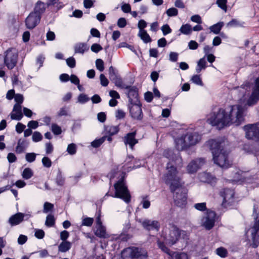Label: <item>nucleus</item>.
<instances>
[{"mask_svg": "<svg viewBox=\"0 0 259 259\" xmlns=\"http://www.w3.org/2000/svg\"><path fill=\"white\" fill-rule=\"evenodd\" d=\"M166 172L164 176V181L169 186L171 192L174 193V199L175 204L179 207H183L186 204V190L183 188V183L177 168L170 163L167 164Z\"/></svg>", "mask_w": 259, "mask_h": 259, "instance_id": "1", "label": "nucleus"}, {"mask_svg": "<svg viewBox=\"0 0 259 259\" xmlns=\"http://www.w3.org/2000/svg\"><path fill=\"white\" fill-rule=\"evenodd\" d=\"M207 145L211 151L215 164L222 168H228L231 165L228 158L229 152L224 148V143L212 139L207 141Z\"/></svg>", "mask_w": 259, "mask_h": 259, "instance_id": "2", "label": "nucleus"}, {"mask_svg": "<svg viewBox=\"0 0 259 259\" xmlns=\"http://www.w3.org/2000/svg\"><path fill=\"white\" fill-rule=\"evenodd\" d=\"M250 83L247 82L241 87H238L235 91L239 92L240 95L242 96V98L240 99V103L248 106L255 105L259 100V77L255 80V85L251 94L246 99L245 96L247 93L250 91Z\"/></svg>", "mask_w": 259, "mask_h": 259, "instance_id": "3", "label": "nucleus"}, {"mask_svg": "<svg viewBox=\"0 0 259 259\" xmlns=\"http://www.w3.org/2000/svg\"><path fill=\"white\" fill-rule=\"evenodd\" d=\"M226 111L229 126L232 124L238 126L244 121L245 108L241 105L231 106L226 109Z\"/></svg>", "mask_w": 259, "mask_h": 259, "instance_id": "4", "label": "nucleus"}, {"mask_svg": "<svg viewBox=\"0 0 259 259\" xmlns=\"http://www.w3.org/2000/svg\"><path fill=\"white\" fill-rule=\"evenodd\" d=\"M226 109L220 108L217 111L210 113L207 116V122L219 129L229 126Z\"/></svg>", "mask_w": 259, "mask_h": 259, "instance_id": "5", "label": "nucleus"}, {"mask_svg": "<svg viewBox=\"0 0 259 259\" xmlns=\"http://www.w3.org/2000/svg\"><path fill=\"white\" fill-rule=\"evenodd\" d=\"M115 189L114 195L112 197L122 199L125 202L128 203L131 201V195L127 189L123 177L114 185Z\"/></svg>", "mask_w": 259, "mask_h": 259, "instance_id": "6", "label": "nucleus"}, {"mask_svg": "<svg viewBox=\"0 0 259 259\" xmlns=\"http://www.w3.org/2000/svg\"><path fill=\"white\" fill-rule=\"evenodd\" d=\"M180 235V231L174 225L170 226L168 229H165L162 232V236L165 243L170 246L177 242Z\"/></svg>", "mask_w": 259, "mask_h": 259, "instance_id": "7", "label": "nucleus"}, {"mask_svg": "<svg viewBox=\"0 0 259 259\" xmlns=\"http://www.w3.org/2000/svg\"><path fill=\"white\" fill-rule=\"evenodd\" d=\"M121 255L123 259H142L147 257V252L145 250L133 247L124 249Z\"/></svg>", "mask_w": 259, "mask_h": 259, "instance_id": "8", "label": "nucleus"}, {"mask_svg": "<svg viewBox=\"0 0 259 259\" xmlns=\"http://www.w3.org/2000/svg\"><path fill=\"white\" fill-rule=\"evenodd\" d=\"M18 51L15 48H10L5 52L4 63L9 69L16 65L18 60Z\"/></svg>", "mask_w": 259, "mask_h": 259, "instance_id": "9", "label": "nucleus"}, {"mask_svg": "<svg viewBox=\"0 0 259 259\" xmlns=\"http://www.w3.org/2000/svg\"><path fill=\"white\" fill-rule=\"evenodd\" d=\"M215 216L214 211L209 209L207 210L206 213L201 219V226L207 230L211 229L214 225Z\"/></svg>", "mask_w": 259, "mask_h": 259, "instance_id": "10", "label": "nucleus"}, {"mask_svg": "<svg viewBox=\"0 0 259 259\" xmlns=\"http://www.w3.org/2000/svg\"><path fill=\"white\" fill-rule=\"evenodd\" d=\"M94 233L96 236L100 238H108L109 234L106 231V227L103 225L100 214L96 219V226L94 230Z\"/></svg>", "mask_w": 259, "mask_h": 259, "instance_id": "11", "label": "nucleus"}, {"mask_svg": "<svg viewBox=\"0 0 259 259\" xmlns=\"http://www.w3.org/2000/svg\"><path fill=\"white\" fill-rule=\"evenodd\" d=\"M40 20V16L36 15L35 13H31L25 20L26 26L28 29H32L36 26L39 23Z\"/></svg>", "mask_w": 259, "mask_h": 259, "instance_id": "12", "label": "nucleus"}, {"mask_svg": "<svg viewBox=\"0 0 259 259\" xmlns=\"http://www.w3.org/2000/svg\"><path fill=\"white\" fill-rule=\"evenodd\" d=\"M205 163L204 159L203 158L197 159L191 161L187 166V171L189 173H194L202 167Z\"/></svg>", "mask_w": 259, "mask_h": 259, "instance_id": "13", "label": "nucleus"}, {"mask_svg": "<svg viewBox=\"0 0 259 259\" xmlns=\"http://www.w3.org/2000/svg\"><path fill=\"white\" fill-rule=\"evenodd\" d=\"M164 156L172 161L175 162L176 165L181 166L182 160L179 155V152L174 153L171 150H167L164 152Z\"/></svg>", "mask_w": 259, "mask_h": 259, "instance_id": "14", "label": "nucleus"}, {"mask_svg": "<svg viewBox=\"0 0 259 259\" xmlns=\"http://www.w3.org/2000/svg\"><path fill=\"white\" fill-rule=\"evenodd\" d=\"M130 114L132 118L137 120H141L143 114L141 106L139 104H134L130 108Z\"/></svg>", "mask_w": 259, "mask_h": 259, "instance_id": "15", "label": "nucleus"}, {"mask_svg": "<svg viewBox=\"0 0 259 259\" xmlns=\"http://www.w3.org/2000/svg\"><path fill=\"white\" fill-rule=\"evenodd\" d=\"M142 225L147 230H155L158 231L160 228V224L157 221L145 220L142 222Z\"/></svg>", "mask_w": 259, "mask_h": 259, "instance_id": "16", "label": "nucleus"}, {"mask_svg": "<svg viewBox=\"0 0 259 259\" xmlns=\"http://www.w3.org/2000/svg\"><path fill=\"white\" fill-rule=\"evenodd\" d=\"M136 133L132 132L127 134L123 138V142L125 145H128L133 149L135 145L138 143V140L135 138Z\"/></svg>", "mask_w": 259, "mask_h": 259, "instance_id": "17", "label": "nucleus"}, {"mask_svg": "<svg viewBox=\"0 0 259 259\" xmlns=\"http://www.w3.org/2000/svg\"><path fill=\"white\" fill-rule=\"evenodd\" d=\"M252 238L253 240L252 247L256 248L258 246V240H259V220L255 222L252 228Z\"/></svg>", "mask_w": 259, "mask_h": 259, "instance_id": "18", "label": "nucleus"}, {"mask_svg": "<svg viewBox=\"0 0 259 259\" xmlns=\"http://www.w3.org/2000/svg\"><path fill=\"white\" fill-rule=\"evenodd\" d=\"M186 138L188 141V146L194 145L198 143L201 140V136L196 132L188 133L186 134Z\"/></svg>", "mask_w": 259, "mask_h": 259, "instance_id": "19", "label": "nucleus"}, {"mask_svg": "<svg viewBox=\"0 0 259 259\" xmlns=\"http://www.w3.org/2000/svg\"><path fill=\"white\" fill-rule=\"evenodd\" d=\"M23 117L22 107L19 104H15L11 113V118L13 120H20Z\"/></svg>", "mask_w": 259, "mask_h": 259, "instance_id": "20", "label": "nucleus"}, {"mask_svg": "<svg viewBox=\"0 0 259 259\" xmlns=\"http://www.w3.org/2000/svg\"><path fill=\"white\" fill-rule=\"evenodd\" d=\"M23 221L22 213L18 212L12 215L9 219V223L11 226H14L19 225Z\"/></svg>", "mask_w": 259, "mask_h": 259, "instance_id": "21", "label": "nucleus"}, {"mask_svg": "<svg viewBox=\"0 0 259 259\" xmlns=\"http://www.w3.org/2000/svg\"><path fill=\"white\" fill-rule=\"evenodd\" d=\"M220 194L223 198L224 201L228 202L233 199L234 195V192L232 189H224L220 192Z\"/></svg>", "mask_w": 259, "mask_h": 259, "instance_id": "22", "label": "nucleus"}, {"mask_svg": "<svg viewBox=\"0 0 259 259\" xmlns=\"http://www.w3.org/2000/svg\"><path fill=\"white\" fill-rule=\"evenodd\" d=\"M187 142L188 141L186 138V135L177 139L176 140L177 148L178 150H183L185 148L189 147Z\"/></svg>", "mask_w": 259, "mask_h": 259, "instance_id": "23", "label": "nucleus"}, {"mask_svg": "<svg viewBox=\"0 0 259 259\" xmlns=\"http://www.w3.org/2000/svg\"><path fill=\"white\" fill-rule=\"evenodd\" d=\"M74 49L75 53L83 54L89 50V46L87 43L78 42L75 45Z\"/></svg>", "mask_w": 259, "mask_h": 259, "instance_id": "24", "label": "nucleus"}, {"mask_svg": "<svg viewBox=\"0 0 259 259\" xmlns=\"http://www.w3.org/2000/svg\"><path fill=\"white\" fill-rule=\"evenodd\" d=\"M46 9V5L45 3L38 2L35 6L34 12L32 13L41 17V14L45 12Z\"/></svg>", "mask_w": 259, "mask_h": 259, "instance_id": "25", "label": "nucleus"}, {"mask_svg": "<svg viewBox=\"0 0 259 259\" xmlns=\"http://www.w3.org/2000/svg\"><path fill=\"white\" fill-rule=\"evenodd\" d=\"M198 177L200 181L204 183H211L214 180V178L208 172L200 174Z\"/></svg>", "mask_w": 259, "mask_h": 259, "instance_id": "26", "label": "nucleus"}, {"mask_svg": "<svg viewBox=\"0 0 259 259\" xmlns=\"http://www.w3.org/2000/svg\"><path fill=\"white\" fill-rule=\"evenodd\" d=\"M170 259H190V257L184 252H174L170 254Z\"/></svg>", "mask_w": 259, "mask_h": 259, "instance_id": "27", "label": "nucleus"}, {"mask_svg": "<svg viewBox=\"0 0 259 259\" xmlns=\"http://www.w3.org/2000/svg\"><path fill=\"white\" fill-rule=\"evenodd\" d=\"M224 25V23L223 22H219L210 26L209 29L210 30V32L213 33L215 34H218L220 32Z\"/></svg>", "mask_w": 259, "mask_h": 259, "instance_id": "28", "label": "nucleus"}, {"mask_svg": "<svg viewBox=\"0 0 259 259\" xmlns=\"http://www.w3.org/2000/svg\"><path fill=\"white\" fill-rule=\"evenodd\" d=\"M206 67V61L205 56L200 59L197 62V67L196 68V71L197 73H199L202 70L205 69Z\"/></svg>", "mask_w": 259, "mask_h": 259, "instance_id": "29", "label": "nucleus"}, {"mask_svg": "<svg viewBox=\"0 0 259 259\" xmlns=\"http://www.w3.org/2000/svg\"><path fill=\"white\" fill-rule=\"evenodd\" d=\"M71 247V244L68 241L62 242L58 246V250L61 252H65L69 250Z\"/></svg>", "mask_w": 259, "mask_h": 259, "instance_id": "30", "label": "nucleus"}, {"mask_svg": "<svg viewBox=\"0 0 259 259\" xmlns=\"http://www.w3.org/2000/svg\"><path fill=\"white\" fill-rule=\"evenodd\" d=\"M119 131L118 125H108L105 127V132L110 136L116 134Z\"/></svg>", "mask_w": 259, "mask_h": 259, "instance_id": "31", "label": "nucleus"}, {"mask_svg": "<svg viewBox=\"0 0 259 259\" xmlns=\"http://www.w3.org/2000/svg\"><path fill=\"white\" fill-rule=\"evenodd\" d=\"M138 35L145 43L151 41V38L146 30L139 31Z\"/></svg>", "mask_w": 259, "mask_h": 259, "instance_id": "32", "label": "nucleus"}, {"mask_svg": "<svg viewBox=\"0 0 259 259\" xmlns=\"http://www.w3.org/2000/svg\"><path fill=\"white\" fill-rule=\"evenodd\" d=\"M179 30L182 34L185 35H190L192 32L191 26L189 24L182 25Z\"/></svg>", "mask_w": 259, "mask_h": 259, "instance_id": "33", "label": "nucleus"}, {"mask_svg": "<svg viewBox=\"0 0 259 259\" xmlns=\"http://www.w3.org/2000/svg\"><path fill=\"white\" fill-rule=\"evenodd\" d=\"M112 80L114 81L115 85L118 88H120L122 89L129 88V87L126 86L125 84L123 83L122 79L118 76L116 77L115 78H113Z\"/></svg>", "mask_w": 259, "mask_h": 259, "instance_id": "34", "label": "nucleus"}, {"mask_svg": "<svg viewBox=\"0 0 259 259\" xmlns=\"http://www.w3.org/2000/svg\"><path fill=\"white\" fill-rule=\"evenodd\" d=\"M55 223V219L53 215L50 214L47 216L45 225L49 227H53Z\"/></svg>", "mask_w": 259, "mask_h": 259, "instance_id": "35", "label": "nucleus"}, {"mask_svg": "<svg viewBox=\"0 0 259 259\" xmlns=\"http://www.w3.org/2000/svg\"><path fill=\"white\" fill-rule=\"evenodd\" d=\"M106 139V136H103L99 139H96L91 143V145L94 148H98L105 141Z\"/></svg>", "mask_w": 259, "mask_h": 259, "instance_id": "36", "label": "nucleus"}, {"mask_svg": "<svg viewBox=\"0 0 259 259\" xmlns=\"http://www.w3.org/2000/svg\"><path fill=\"white\" fill-rule=\"evenodd\" d=\"M33 176V172L32 170L29 168H25L22 174V176L23 178L28 180L31 178V177Z\"/></svg>", "mask_w": 259, "mask_h": 259, "instance_id": "37", "label": "nucleus"}, {"mask_svg": "<svg viewBox=\"0 0 259 259\" xmlns=\"http://www.w3.org/2000/svg\"><path fill=\"white\" fill-rule=\"evenodd\" d=\"M216 253L221 257H225L228 255V251L225 248L221 247L216 249Z\"/></svg>", "mask_w": 259, "mask_h": 259, "instance_id": "38", "label": "nucleus"}, {"mask_svg": "<svg viewBox=\"0 0 259 259\" xmlns=\"http://www.w3.org/2000/svg\"><path fill=\"white\" fill-rule=\"evenodd\" d=\"M227 0H217L216 2L218 6L225 12L227 10Z\"/></svg>", "mask_w": 259, "mask_h": 259, "instance_id": "39", "label": "nucleus"}, {"mask_svg": "<svg viewBox=\"0 0 259 259\" xmlns=\"http://www.w3.org/2000/svg\"><path fill=\"white\" fill-rule=\"evenodd\" d=\"M194 207L197 210L203 211L207 210L206 204L205 202L197 203L194 204Z\"/></svg>", "mask_w": 259, "mask_h": 259, "instance_id": "40", "label": "nucleus"}, {"mask_svg": "<svg viewBox=\"0 0 259 259\" xmlns=\"http://www.w3.org/2000/svg\"><path fill=\"white\" fill-rule=\"evenodd\" d=\"M157 244L160 249H161L162 251L166 253L170 256L171 253H170L169 249L165 246L164 243L161 241L160 240H158Z\"/></svg>", "mask_w": 259, "mask_h": 259, "instance_id": "41", "label": "nucleus"}, {"mask_svg": "<svg viewBox=\"0 0 259 259\" xmlns=\"http://www.w3.org/2000/svg\"><path fill=\"white\" fill-rule=\"evenodd\" d=\"M90 100L88 96L84 94H80L77 98V102L80 104H84Z\"/></svg>", "mask_w": 259, "mask_h": 259, "instance_id": "42", "label": "nucleus"}, {"mask_svg": "<svg viewBox=\"0 0 259 259\" xmlns=\"http://www.w3.org/2000/svg\"><path fill=\"white\" fill-rule=\"evenodd\" d=\"M94 222V219L92 218L86 217L82 220V225L87 227H91Z\"/></svg>", "mask_w": 259, "mask_h": 259, "instance_id": "43", "label": "nucleus"}, {"mask_svg": "<svg viewBox=\"0 0 259 259\" xmlns=\"http://www.w3.org/2000/svg\"><path fill=\"white\" fill-rule=\"evenodd\" d=\"M191 81L194 83L198 85L202 86L203 84L201 78L200 76L198 75H193L191 78Z\"/></svg>", "mask_w": 259, "mask_h": 259, "instance_id": "44", "label": "nucleus"}, {"mask_svg": "<svg viewBox=\"0 0 259 259\" xmlns=\"http://www.w3.org/2000/svg\"><path fill=\"white\" fill-rule=\"evenodd\" d=\"M67 151L70 155L75 154L76 152V146L75 144L73 143L69 144L67 148Z\"/></svg>", "mask_w": 259, "mask_h": 259, "instance_id": "45", "label": "nucleus"}, {"mask_svg": "<svg viewBox=\"0 0 259 259\" xmlns=\"http://www.w3.org/2000/svg\"><path fill=\"white\" fill-rule=\"evenodd\" d=\"M51 130L54 134L56 135L61 134L62 132L61 127L55 123L52 124L51 126Z\"/></svg>", "mask_w": 259, "mask_h": 259, "instance_id": "46", "label": "nucleus"}, {"mask_svg": "<svg viewBox=\"0 0 259 259\" xmlns=\"http://www.w3.org/2000/svg\"><path fill=\"white\" fill-rule=\"evenodd\" d=\"M166 13L168 17L176 16L178 14V11L175 8H171L167 10Z\"/></svg>", "mask_w": 259, "mask_h": 259, "instance_id": "47", "label": "nucleus"}, {"mask_svg": "<svg viewBox=\"0 0 259 259\" xmlns=\"http://www.w3.org/2000/svg\"><path fill=\"white\" fill-rule=\"evenodd\" d=\"M96 66L100 71H103L104 69L103 61L101 59H97L96 61Z\"/></svg>", "mask_w": 259, "mask_h": 259, "instance_id": "48", "label": "nucleus"}, {"mask_svg": "<svg viewBox=\"0 0 259 259\" xmlns=\"http://www.w3.org/2000/svg\"><path fill=\"white\" fill-rule=\"evenodd\" d=\"M36 156L34 153H28L25 155V158L28 162H32L35 160Z\"/></svg>", "mask_w": 259, "mask_h": 259, "instance_id": "49", "label": "nucleus"}, {"mask_svg": "<svg viewBox=\"0 0 259 259\" xmlns=\"http://www.w3.org/2000/svg\"><path fill=\"white\" fill-rule=\"evenodd\" d=\"M42 165L44 166L49 168L52 165V161L51 159L48 157H44L41 160Z\"/></svg>", "mask_w": 259, "mask_h": 259, "instance_id": "50", "label": "nucleus"}, {"mask_svg": "<svg viewBox=\"0 0 259 259\" xmlns=\"http://www.w3.org/2000/svg\"><path fill=\"white\" fill-rule=\"evenodd\" d=\"M42 138V135L38 132H35L32 136L33 141L37 142L41 140Z\"/></svg>", "mask_w": 259, "mask_h": 259, "instance_id": "51", "label": "nucleus"}, {"mask_svg": "<svg viewBox=\"0 0 259 259\" xmlns=\"http://www.w3.org/2000/svg\"><path fill=\"white\" fill-rule=\"evenodd\" d=\"M54 207V205L49 202H45L44 205L43 212L44 213H48L49 211H51Z\"/></svg>", "mask_w": 259, "mask_h": 259, "instance_id": "52", "label": "nucleus"}, {"mask_svg": "<svg viewBox=\"0 0 259 259\" xmlns=\"http://www.w3.org/2000/svg\"><path fill=\"white\" fill-rule=\"evenodd\" d=\"M163 34L166 35L171 32V29L167 24L163 25L161 28Z\"/></svg>", "mask_w": 259, "mask_h": 259, "instance_id": "53", "label": "nucleus"}, {"mask_svg": "<svg viewBox=\"0 0 259 259\" xmlns=\"http://www.w3.org/2000/svg\"><path fill=\"white\" fill-rule=\"evenodd\" d=\"M102 47L101 45L98 44H94L91 46V50L94 53H98L102 50Z\"/></svg>", "mask_w": 259, "mask_h": 259, "instance_id": "54", "label": "nucleus"}, {"mask_svg": "<svg viewBox=\"0 0 259 259\" xmlns=\"http://www.w3.org/2000/svg\"><path fill=\"white\" fill-rule=\"evenodd\" d=\"M34 235L37 238L41 239L44 237L45 232L42 230L36 229L35 230Z\"/></svg>", "mask_w": 259, "mask_h": 259, "instance_id": "55", "label": "nucleus"}, {"mask_svg": "<svg viewBox=\"0 0 259 259\" xmlns=\"http://www.w3.org/2000/svg\"><path fill=\"white\" fill-rule=\"evenodd\" d=\"M147 25V22L144 20H140L138 23V27L139 31L145 30L144 28L146 27Z\"/></svg>", "mask_w": 259, "mask_h": 259, "instance_id": "56", "label": "nucleus"}, {"mask_svg": "<svg viewBox=\"0 0 259 259\" xmlns=\"http://www.w3.org/2000/svg\"><path fill=\"white\" fill-rule=\"evenodd\" d=\"M100 79L101 81V84L103 87H106L108 85L109 83V81L107 78L105 77V76L103 74H101L100 75Z\"/></svg>", "mask_w": 259, "mask_h": 259, "instance_id": "57", "label": "nucleus"}, {"mask_svg": "<svg viewBox=\"0 0 259 259\" xmlns=\"http://www.w3.org/2000/svg\"><path fill=\"white\" fill-rule=\"evenodd\" d=\"M125 116V112L120 109H118L115 112V117L118 119L124 118Z\"/></svg>", "mask_w": 259, "mask_h": 259, "instance_id": "58", "label": "nucleus"}, {"mask_svg": "<svg viewBox=\"0 0 259 259\" xmlns=\"http://www.w3.org/2000/svg\"><path fill=\"white\" fill-rule=\"evenodd\" d=\"M15 101L16 102V104H19L21 105L23 102V97L22 95L20 94H16L14 97Z\"/></svg>", "mask_w": 259, "mask_h": 259, "instance_id": "59", "label": "nucleus"}, {"mask_svg": "<svg viewBox=\"0 0 259 259\" xmlns=\"http://www.w3.org/2000/svg\"><path fill=\"white\" fill-rule=\"evenodd\" d=\"M190 19L192 22L197 23L198 24H201L202 23L201 18L199 15H193L191 16Z\"/></svg>", "mask_w": 259, "mask_h": 259, "instance_id": "60", "label": "nucleus"}, {"mask_svg": "<svg viewBox=\"0 0 259 259\" xmlns=\"http://www.w3.org/2000/svg\"><path fill=\"white\" fill-rule=\"evenodd\" d=\"M98 120L101 122H104L106 119V115L105 112H101L97 115Z\"/></svg>", "mask_w": 259, "mask_h": 259, "instance_id": "61", "label": "nucleus"}, {"mask_svg": "<svg viewBox=\"0 0 259 259\" xmlns=\"http://www.w3.org/2000/svg\"><path fill=\"white\" fill-rule=\"evenodd\" d=\"M67 64L70 68H74L75 66V60L74 58L70 57L66 60Z\"/></svg>", "mask_w": 259, "mask_h": 259, "instance_id": "62", "label": "nucleus"}, {"mask_svg": "<svg viewBox=\"0 0 259 259\" xmlns=\"http://www.w3.org/2000/svg\"><path fill=\"white\" fill-rule=\"evenodd\" d=\"M55 34L54 32L49 31L46 34L47 40L49 41H53L55 39Z\"/></svg>", "mask_w": 259, "mask_h": 259, "instance_id": "63", "label": "nucleus"}, {"mask_svg": "<svg viewBox=\"0 0 259 259\" xmlns=\"http://www.w3.org/2000/svg\"><path fill=\"white\" fill-rule=\"evenodd\" d=\"M27 240V237L24 235H20L18 238V243L20 245L24 244Z\"/></svg>", "mask_w": 259, "mask_h": 259, "instance_id": "64", "label": "nucleus"}]
</instances>
